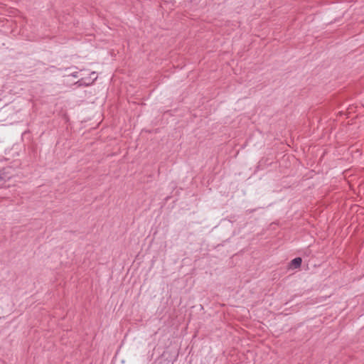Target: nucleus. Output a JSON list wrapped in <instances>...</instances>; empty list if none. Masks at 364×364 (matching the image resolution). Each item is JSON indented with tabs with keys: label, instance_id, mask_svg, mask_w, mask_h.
Returning <instances> with one entry per match:
<instances>
[{
	"label": "nucleus",
	"instance_id": "obj_3",
	"mask_svg": "<svg viewBox=\"0 0 364 364\" xmlns=\"http://www.w3.org/2000/svg\"><path fill=\"white\" fill-rule=\"evenodd\" d=\"M85 84H86V85H90V84H91V83H90V82H87V83H85Z\"/></svg>",
	"mask_w": 364,
	"mask_h": 364
},
{
	"label": "nucleus",
	"instance_id": "obj_1",
	"mask_svg": "<svg viewBox=\"0 0 364 364\" xmlns=\"http://www.w3.org/2000/svg\"><path fill=\"white\" fill-rule=\"evenodd\" d=\"M301 262L302 259L301 257H296L291 261V265L294 269H296L301 267Z\"/></svg>",
	"mask_w": 364,
	"mask_h": 364
},
{
	"label": "nucleus",
	"instance_id": "obj_2",
	"mask_svg": "<svg viewBox=\"0 0 364 364\" xmlns=\"http://www.w3.org/2000/svg\"><path fill=\"white\" fill-rule=\"evenodd\" d=\"M90 75H91V77H93V81L97 79V77L95 72L91 73Z\"/></svg>",
	"mask_w": 364,
	"mask_h": 364
}]
</instances>
